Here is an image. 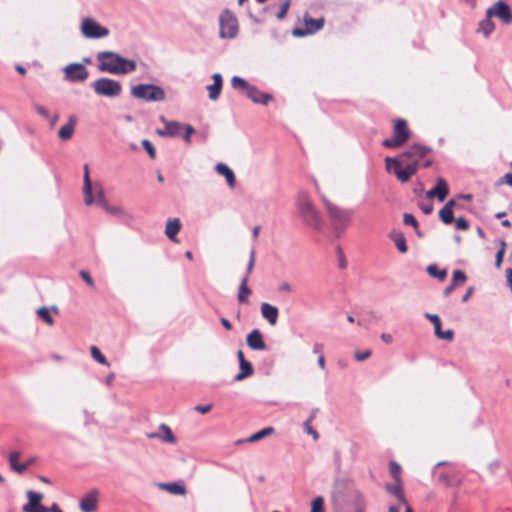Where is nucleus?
<instances>
[{
    "label": "nucleus",
    "mask_w": 512,
    "mask_h": 512,
    "mask_svg": "<svg viewBox=\"0 0 512 512\" xmlns=\"http://www.w3.org/2000/svg\"><path fill=\"white\" fill-rule=\"evenodd\" d=\"M429 151L428 147L414 144L398 158L387 157L385 159L386 169L393 173L400 182H408L417 172L420 159L424 158Z\"/></svg>",
    "instance_id": "nucleus-1"
},
{
    "label": "nucleus",
    "mask_w": 512,
    "mask_h": 512,
    "mask_svg": "<svg viewBox=\"0 0 512 512\" xmlns=\"http://www.w3.org/2000/svg\"><path fill=\"white\" fill-rule=\"evenodd\" d=\"M98 69L101 72L120 75L128 74L136 70V62L134 60L124 58L118 53L112 51H101L97 53Z\"/></svg>",
    "instance_id": "nucleus-2"
},
{
    "label": "nucleus",
    "mask_w": 512,
    "mask_h": 512,
    "mask_svg": "<svg viewBox=\"0 0 512 512\" xmlns=\"http://www.w3.org/2000/svg\"><path fill=\"white\" fill-rule=\"evenodd\" d=\"M296 206L300 217L308 226L312 227L315 230L321 229V215L315 208L307 192L300 191L298 193L296 199Z\"/></svg>",
    "instance_id": "nucleus-3"
},
{
    "label": "nucleus",
    "mask_w": 512,
    "mask_h": 512,
    "mask_svg": "<svg viewBox=\"0 0 512 512\" xmlns=\"http://www.w3.org/2000/svg\"><path fill=\"white\" fill-rule=\"evenodd\" d=\"M323 204L327 210L331 225L338 233L343 232L352 222L353 209H345L337 206L322 196Z\"/></svg>",
    "instance_id": "nucleus-4"
},
{
    "label": "nucleus",
    "mask_w": 512,
    "mask_h": 512,
    "mask_svg": "<svg viewBox=\"0 0 512 512\" xmlns=\"http://www.w3.org/2000/svg\"><path fill=\"white\" fill-rule=\"evenodd\" d=\"M83 194H84V202L86 205L90 206L92 204H96L102 207L106 202L105 192L100 183L92 184L90 175H89V167L87 164L84 165V177H83Z\"/></svg>",
    "instance_id": "nucleus-5"
},
{
    "label": "nucleus",
    "mask_w": 512,
    "mask_h": 512,
    "mask_svg": "<svg viewBox=\"0 0 512 512\" xmlns=\"http://www.w3.org/2000/svg\"><path fill=\"white\" fill-rule=\"evenodd\" d=\"M131 95L134 98L146 102H160L165 100V91L155 84H138L131 88Z\"/></svg>",
    "instance_id": "nucleus-6"
},
{
    "label": "nucleus",
    "mask_w": 512,
    "mask_h": 512,
    "mask_svg": "<svg viewBox=\"0 0 512 512\" xmlns=\"http://www.w3.org/2000/svg\"><path fill=\"white\" fill-rule=\"evenodd\" d=\"M94 92L99 96L115 98L121 95L122 86L119 81L102 77L91 84Z\"/></svg>",
    "instance_id": "nucleus-7"
},
{
    "label": "nucleus",
    "mask_w": 512,
    "mask_h": 512,
    "mask_svg": "<svg viewBox=\"0 0 512 512\" xmlns=\"http://www.w3.org/2000/svg\"><path fill=\"white\" fill-rule=\"evenodd\" d=\"M219 36L223 39H233L238 34V21L235 15L229 11L224 10L219 17Z\"/></svg>",
    "instance_id": "nucleus-8"
},
{
    "label": "nucleus",
    "mask_w": 512,
    "mask_h": 512,
    "mask_svg": "<svg viewBox=\"0 0 512 512\" xmlns=\"http://www.w3.org/2000/svg\"><path fill=\"white\" fill-rule=\"evenodd\" d=\"M410 137V131L407 123L403 119H398L394 125V134L391 138L385 139L382 145L387 148H397L402 146Z\"/></svg>",
    "instance_id": "nucleus-9"
},
{
    "label": "nucleus",
    "mask_w": 512,
    "mask_h": 512,
    "mask_svg": "<svg viewBox=\"0 0 512 512\" xmlns=\"http://www.w3.org/2000/svg\"><path fill=\"white\" fill-rule=\"evenodd\" d=\"M80 29L83 36L89 39H99L109 35V29L92 18L83 19Z\"/></svg>",
    "instance_id": "nucleus-10"
},
{
    "label": "nucleus",
    "mask_w": 512,
    "mask_h": 512,
    "mask_svg": "<svg viewBox=\"0 0 512 512\" xmlns=\"http://www.w3.org/2000/svg\"><path fill=\"white\" fill-rule=\"evenodd\" d=\"M64 79L68 82L79 83L84 82L89 77V71L82 63H69L63 68Z\"/></svg>",
    "instance_id": "nucleus-11"
},
{
    "label": "nucleus",
    "mask_w": 512,
    "mask_h": 512,
    "mask_svg": "<svg viewBox=\"0 0 512 512\" xmlns=\"http://www.w3.org/2000/svg\"><path fill=\"white\" fill-rule=\"evenodd\" d=\"M486 15L488 17H497L505 24H510L512 22L511 10L503 1H498L493 6L489 7L486 10Z\"/></svg>",
    "instance_id": "nucleus-12"
},
{
    "label": "nucleus",
    "mask_w": 512,
    "mask_h": 512,
    "mask_svg": "<svg viewBox=\"0 0 512 512\" xmlns=\"http://www.w3.org/2000/svg\"><path fill=\"white\" fill-rule=\"evenodd\" d=\"M99 491L89 490L80 500L79 507L83 512H95L98 504Z\"/></svg>",
    "instance_id": "nucleus-13"
},
{
    "label": "nucleus",
    "mask_w": 512,
    "mask_h": 512,
    "mask_svg": "<svg viewBox=\"0 0 512 512\" xmlns=\"http://www.w3.org/2000/svg\"><path fill=\"white\" fill-rule=\"evenodd\" d=\"M425 318L429 319L434 326V333L437 338L452 341L454 337V332L451 329L443 331L441 329V320L440 317L436 314L425 313Z\"/></svg>",
    "instance_id": "nucleus-14"
},
{
    "label": "nucleus",
    "mask_w": 512,
    "mask_h": 512,
    "mask_svg": "<svg viewBox=\"0 0 512 512\" xmlns=\"http://www.w3.org/2000/svg\"><path fill=\"white\" fill-rule=\"evenodd\" d=\"M164 124L163 129H158L157 134L161 137H176L180 134L183 125L177 121H168L164 116L160 117Z\"/></svg>",
    "instance_id": "nucleus-15"
},
{
    "label": "nucleus",
    "mask_w": 512,
    "mask_h": 512,
    "mask_svg": "<svg viewBox=\"0 0 512 512\" xmlns=\"http://www.w3.org/2000/svg\"><path fill=\"white\" fill-rule=\"evenodd\" d=\"M304 21H305L306 30L294 29L293 35H295V36H305L308 33L312 34V33H315L317 31H319L323 27V25H324V19L323 18L313 19V18L305 17Z\"/></svg>",
    "instance_id": "nucleus-16"
},
{
    "label": "nucleus",
    "mask_w": 512,
    "mask_h": 512,
    "mask_svg": "<svg viewBox=\"0 0 512 512\" xmlns=\"http://www.w3.org/2000/svg\"><path fill=\"white\" fill-rule=\"evenodd\" d=\"M246 96L254 103L262 104V105H267L268 102L273 99L271 94L261 92L254 85H250L249 89L246 92Z\"/></svg>",
    "instance_id": "nucleus-17"
},
{
    "label": "nucleus",
    "mask_w": 512,
    "mask_h": 512,
    "mask_svg": "<svg viewBox=\"0 0 512 512\" xmlns=\"http://www.w3.org/2000/svg\"><path fill=\"white\" fill-rule=\"evenodd\" d=\"M246 341H247V345L252 350L262 351V350L266 349V344H265V342L263 340L261 332L258 329L252 330L247 335Z\"/></svg>",
    "instance_id": "nucleus-18"
},
{
    "label": "nucleus",
    "mask_w": 512,
    "mask_h": 512,
    "mask_svg": "<svg viewBox=\"0 0 512 512\" xmlns=\"http://www.w3.org/2000/svg\"><path fill=\"white\" fill-rule=\"evenodd\" d=\"M76 124L77 118L73 115L70 116L68 122L59 129L58 137L62 141L70 140L75 132Z\"/></svg>",
    "instance_id": "nucleus-19"
},
{
    "label": "nucleus",
    "mask_w": 512,
    "mask_h": 512,
    "mask_svg": "<svg viewBox=\"0 0 512 512\" xmlns=\"http://www.w3.org/2000/svg\"><path fill=\"white\" fill-rule=\"evenodd\" d=\"M181 221L179 218H169L165 226V235L173 242H178L176 236L181 230Z\"/></svg>",
    "instance_id": "nucleus-20"
},
{
    "label": "nucleus",
    "mask_w": 512,
    "mask_h": 512,
    "mask_svg": "<svg viewBox=\"0 0 512 512\" xmlns=\"http://www.w3.org/2000/svg\"><path fill=\"white\" fill-rule=\"evenodd\" d=\"M261 314L263 318H265L270 325L274 326L277 323L279 311L276 306H273L269 303L261 304Z\"/></svg>",
    "instance_id": "nucleus-21"
},
{
    "label": "nucleus",
    "mask_w": 512,
    "mask_h": 512,
    "mask_svg": "<svg viewBox=\"0 0 512 512\" xmlns=\"http://www.w3.org/2000/svg\"><path fill=\"white\" fill-rule=\"evenodd\" d=\"M213 84L207 86L209 98L213 101L217 100L222 90L223 79L220 73H215L212 76Z\"/></svg>",
    "instance_id": "nucleus-22"
},
{
    "label": "nucleus",
    "mask_w": 512,
    "mask_h": 512,
    "mask_svg": "<svg viewBox=\"0 0 512 512\" xmlns=\"http://www.w3.org/2000/svg\"><path fill=\"white\" fill-rule=\"evenodd\" d=\"M26 496L28 498V502L24 504L22 508L23 512H28L33 508L42 505L41 501L43 500L44 497L42 493L29 490L26 492Z\"/></svg>",
    "instance_id": "nucleus-23"
},
{
    "label": "nucleus",
    "mask_w": 512,
    "mask_h": 512,
    "mask_svg": "<svg viewBox=\"0 0 512 512\" xmlns=\"http://www.w3.org/2000/svg\"><path fill=\"white\" fill-rule=\"evenodd\" d=\"M215 170L217 171L218 174L225 177L227 184L230 188L235 187V174L225 163H218L215 167Z\"/></svg>",
    "instance_id": "nucleus-24"
},
{
    "label": "nucleus",
    "mask_w": 512,
    "mask_h": 512,
    "mask_svg": "<svg viewBox=\"0 0 512 512\" xmlns=\"http://www.w3.org/2000/svg\"><path fill=\"white\" fill-rule=\"evenodd\" d=\"M19 457L20 452L14 451L9 454L8 460L10 468L17 473L22 474L29 467V463H19Z\"/></svg>",
    "instance_id": "nucleus-25"
},
{
    "label": "nucleus",
    "mask_w": 512,
    "mask_h": 512,
    "mask_svg": "<svg viewBox=\"0 0 512 512\" xmlns=\"http://www.w3.org/2000/svg\"><path fill=\"white\" fill-rule=\"evenodd\" d=\"M436 197L440 202L444 201L449 193L447 182L443 178H438L436 186L433 188Z\"/></svg>",
    "instance_id": "nucleus-26"
},
{
    "label": "nucleus",
    "mask_w": 512,
    "mask_h": 512,
    "mask_svg": "<svg viewBox=\"0 0 512 512\" xmlns=\"http://www.w3.org/2000/svg\"><path fill=\"white\" fill-rule=\"evenodd\" d=\"M491 18L492 17H488L486 15V18L479 23L477 29V32L482 33L486 38H488L495 29V24L493 23Z\"/></svg>",
    "instance_id": "nucleus-27"
},
{
    "label": "nucleus",
    "mask_w": 512,
    "mask_h": 512,
    "mask_svg": "<svg viewBox=\"0 0 512 512\" xmlns=\"http://www.w3.org/2000/svg\"><path fill=\"white\" fill-rule=\"evenodd\" d=\"M401 484L402 481L395 482V484H387L386 489L389 493L394 495L399 502H401L402 504H406V498L404 496Z\"/></svg>",
    "instance_id": "nucleus-28"
},
{
    "label": "nucleus",
    "mask_w": 512,
    "mask_h": 512,
    "mask_svg": "<svg viewBox=\"0 0 512 512\" xmlns=\"http://www.w3.org/2000/svg\"><path fill=\"white\" fill-rule=\"evenodd\" d=\"M160 434H161V441L165 443L175 444L176 443V437L173 434L170 427L166 424H161L159 426Z\"/></svg>",
    "instance_id": "nucleus-29"
},
{
    "label": "nucleus",
    "mask_w": 512,
    "mask_h": 512,
    "mask_svg": "<svg viewBox=\"0 0 512 512\" xmlns=\"http://www.w3.org/2000/svg\"><path fill=\"white\" fill-rule=\"evenodd\" d=\"M391 238L394 241L397 249L401 253H406L407 252L408 247H407L406 239H405V236L403 235V233H401V232H394V233L391 234Z\"/></svg>",
    "instance_id": "nucleus-30"
},
{
    "label": "nucleus",
    "mask_w": 512,
    "mask_h": 512,
    "mask_svg": "<svg viewBox=\"0 0 512 512\" xmlns=\"http://www.w3.org/2000/svg\"><path fill=\"white\" fill-rule=\"evenodd\" d=\"M274 432L275 430L273 427H265L264 429L252 434L249 438L246 439V442H257L267 436L272 435Z\"/></svg>",
    "instance_id": "nucleus-31"
},
{
    "label": "nucleus",
    "mask_w": 512,
    "mask_h": 512,
    "mask_svg": "<svg viewBox=\"0 0 512 512\" xmlns=\"http://www.w3.org/2000/svg\"><path fill=\"white\" fill-rule=\"evenodd\" d=\"M239 366H240V372L235 376L236 381H241L244 378L252 375L253 367L250 362H248V361L242 362Z\"/></svg>",
    "instance_id": "nucleus-32"
},
{
    "label": "nucleus",
    "mask_w": 512,
    "mask_h": 512,
    "mask_svg": "<svg viewBox=\"0 0 512 512\" xmlns=\"http://www.w3.org/2000/svg\"><path fill=\"white\" fill-rule=\"evenodd\" d=\"M162 489L168 491L174 495H183L185 494V487L178 483H163L160 485Z\"/></svg>",
    "instance_id": "nucleus-33"
},
{
    "label": "nucleus",
    "mask_w": 512,
    "mask_h": 512,
    "mask_svg": "<svg viewBox=\"0 0 512 512\" xmlns=\"http://www.w3.org/2000/svg\"><path fill=\"white\" fill-rule=\"evenodd\" d=\"M427 273L434 278H437L440 281H444L447 276V270L442 269L439 270L435 264H431L427 267Z\"/></svg>",
    "instance_id": "nucleus-34"
},
{
    "label": "nucleus",
    "mask_w": 512,
    "mask_h": 512,
    "mask_svg": "<svg viewBox=\"0 0 512 512\" xmlns=\"http://www.w3.org/2000/svg\"><path fill=\"white\" fill-rule=\"evenodd\" d=\"M248 283V275H245L241 281L239 292H238V300L239 302L246 301V295L251 294V289L247 286Z\"/></svg>",
    "instance_id": "nucleus-35"
},
{
    "label": "nucleus",
    "mask_w": 512,
    "mask_h": 512,
    "mask_svg": "<svg viewBox=\"0 0 512 512\" xmlns=\"http://www.w3.org/2000/svg\"><path fill=\"white\" fill-rule=\"evenodd\" d=\"M251 84H249L245 79L239 77V76H233L231 79V86L234 89L242 90L245 93L249 89Z\"/></svg>",
    "instance_id": "nucleus-36"
},
{
    "label": "nucleus",
    "mask_w": 512,
    "mask_h": 512,
    "mask_svg": "<svg viewBox=\"0 0 512 512\" xmlns=\"http://www.w3.org/2000/svg\"><path fill=\"white\" fill-rule=\"evenodd\" d=\"M38 317H40L46 324L52 326L54 324V319L50 314V310L47 307H40L36 311Z\"/></svg>",
    "instance_id": "nucleus-37"
},
{
    "label": "nucleus",
    "mask_w": 512,
    "mask_h": 512,
    "mask_svg": "<svg viewBox=\"0 0 512 512\" xmlns=\"http://www.w3.org/2000/svg\"><path fill=\"white\" fill-rule=\"evenodd\" d=\"M90 352H91V356L92 358L97 361L98 363L102 364V365H105V366H109V362L107 361L106 357L101 353V351L99 350L98 347L96 346H91L90 347Z\"/></svg>",
    "instance_id": "nucleus-38"
},
{
    "label": "nucleus",
    "mask_w": 512,
    "mask_h": 512,
    "mask_svg": "<svg viewBox=\"0 0 512 512\" xmlns=\"http://www.w3.org/2000/svg\"><path fill=\"white\" fill-rule=\"evenodd\" d=\"M439 217L441 219V221L444 223V224H450L453 222L454 220V217H453V210H451L450 208L448 207H443L440 211H439Z\"/></svg>",
    "instance_id": "nucleus-39"
},
{
    "label": "nucleus",
    "mask_w": 512,
    "mask_h": 512,
    "mask_svg": "<svg viewBox=\"0 0 512 512\" xmlns=\"http://www.w3.org/2000/svg\"><path fill=\"white\" fill-rule=\"evenodd\" d=\"M101 208H103L104 210H106L108 213L112 214V215H119V216H124V217H128V218H131V216L127 215L121 207L119 206H110L108 204V202H106Z\"/></svg>",
    "instance_id": "nucleus-40"
},
{
    "label": "nucleus",
    "mask_w": 512,
    "mask_h": 512,
    "mask_svg": "<svg viewBox=\"0 0 512 512\" xmlns=\"http://www.w3.org/2000/svg\"><path fill=\"white\" fill-rule=\"evenodd\" d=\"M390 474L394 478L395 482L401 481V467L398 463L391 461L389 464Z\"/></svg>",
    "instance_id": "nucleus-41"
},
{
    "label": "nucleus",
    "mask_w": 512,
    "mask_h": 512,
    "mask_svg": "<svg viewBox=\"0 0 512 512\" xmlns=\"http://www.w3.org/2000/svg\"><path fill=\"white\" fill-rule=\"evenodd\" d=\"M403 223L405 225H411L413 226L415 229H416V233L421 236V233L420 231L418 230V222L416 220V218L412 215V214H409V213H405L403 215Z\"/></svg>",
    "instance_id": "nucleus-42"
},
{
    "label": "nucleus",
    "mask_w": 512,
    "mask_h": 512,
    "mask_svg": "<svg viewBox=\"0 0 512 512\" xmlns=\"http://www.w3.org/2000/svg\"><path fill=\"white\" fill-rule=\"evenodd\" d=\"M324 500L321 496L316 497L311 504V512H324Z\"/></svg>",
    "instance_id": "nucleus-43"
},
{
    "label": "nucleus",
    "mask_w": 512,
    "mask_h": 512,
    "mask_svg": "<svg viewBox=\"0 0 512 512\" xmlns=\"http://www.w3.org/2000/svg\"><path fill=\"white\" fill-rule=\"evenodd\" d=\"M467 280L465 273L461 270H455L452 276V282L458 285V283H464Z\"/></svg>",
    "instance_id": "nucleus-44"
},
{
    "label": "nucleus",
    "mask_w": 512,
    "mask_h": 512,
    "mask_svg": "<svg viewBox=\"0 0 512 512\" xmlns=\"http://www.w3.org/2000/svg\"><path fill=\"white\" fill-rule=\"evenodd\" d=\"M255 255H256L255 248H252L251 251H250V254H249V261H248V264H247V273H246V275H248V276L253 271V268H254V265H255Z\"/></svg>",
    "instance_id": "nucleus-45"
},
{
    "label": "nucleus",
    "mask_w": 512,
    "mask_h": 512,
    "mask_svg": "<svg viewBox=\"0 0 512 512\" xmlns=\"http://www.w3.org/2000/svg\"><path fill=\"white\" fill-rule=\"evenodd\" d=\"M142 146L147 151V153L149 154L150 158L154 159L155 155H156V151H155V148L153 147L152 143L149 140L144 139L142 141Z\"/></svg>",
    "instance_id": "nucleus-46"
},
{
    "label": "nucleus",
    "mask_w": 512,
    "mask_h": 512,
    "mask_svg": "<svg viewBox=\"0 0 512 512\" xmlns=\"http://www.w3.org/2000/svg\"><path fill=\"white\" fill-rule=\"evenodd\" d=\"M289 7H290V0H286L281 5L279 12L276 14L277 19H279V20L283 19L286 16Z\"/></svg>",
    "instance_id": "nucleus-47"
},
{
    "label": "nucleus",
    "mask_w": 512,
    "mask_h": 512,
    "mask_svg": "<svg viewBox=\"0 0 512 512\" xmlns=\"http://www.w3.org/2000/svg\"><path fill=\"white\" fill-rule=\"evenodd\" d=\"M183 128L185 129V134L183 135V139L186 143H191V135L195 132V129L193 126L187 124L184 125Z\"/></svg>",
    "instance_id": "nucleus-48"
},
{
    "label": "nucleus",
    "mask_w": 512,
    "mask_h": 512,
    "mask_svg": "<svg viewBox=\"0 0 512 512\" xmlns=\"http://www.w3.org/2000/svg\"><path fill=\"white\" fill-rule=\"evenodd\" d=\"M456 229L467 230L469 228V222L464 217H458L455 221Z\"/></svg>",
    "instance_id": "nucleus-49"
},
{
    "label": "nucleus",
    "mask_w": 512,
    "mask_h": 512,
    "mask_svg": "<svg viewBox=\"0 0 512 512\" xmlns=\"http://www.w3.org/2000/svg\"><path fill=\"white\" fill-rule=\"evenodd\" d=\"M80 276L90 287H94V280L87 271H80Z\"/></svg>",
    "instance_id": "nucleus-50"
},
{
    "label": "nucleus",
    "mask_w": 512,
    "mask_h": 512,
    "mask_svg": "<svg viewBox=\"0 0 512 512\" xmlns=\"http://www.w3.org/2000/svg\"><path fill=\"white\" fill-rule=\"evenodd\" d=\"M372 352L370 350L363 351V352H356L355 353V359L357 361H364L368 359L371 356Z\"/></svg>",
    "instance_id": "nucleus-51"
},
{
    "label": "nucleus",
    "mask_w": 512,
    "mask_h": 512,
    "mask_svg": "<svg viewBox=\"0 0 512 512\" xmlns=\"http://www.w3.org/2000/svg\"><path fill=\"white\" fill-rule=\"evenodd\" d=\"M278 291L279 292H285V293H291L292 292V286L290 283L288 282H282L279 286H278Z\"/></svg>",
    "instance_id": "nucleus-52"
},
{
    "label": "nucleus",
    "mask_w": 512,
    "mask_h": 512,
    "mask_svg": "<svg viewBox=\"0 0 512 512\" xmlns=\"http://www.w3.org/2000/svg\"><path fill=\"white\" fill-rule=\"evenodd\" d=\"M503 256H504V249L500 248L498 250V252L496 253V256H495V265H496V267L499 268L501 266V263H502V260H503Z\"/></svg>",
    "instance_id": "nucleus-53"
},
{
    "label": "nucleus",
    "mask_w": 512,
    "mask_h": 512,
    "mask_svg": "<svg viewBox=\"0 0 512 512\" xmlns=\"http://www.w3.org/2000/svg\"><path fill=\"white\" fill-rule=\"evenodd\" d=\"M35 111L41 115L42 117L44 118H49V112L48 110L44 107V106H41V105H36L35 106Z\"/></svg>",
    "instance_id": "nucleus-54"
},
{
    "label": "nucleus",
    "mask_w": 512,
    "mask_h": 512,
    "mask_svg": "<svg viewBox=\"0 0 512 512\" xmlns=\"http://www.w3.org/2000/svg\"><path fill=\"white\" fill-rule=\"evenodd\" d=\"M420 209L422 212L426 215L432 213L433 211V204L432 203H422L420 204Z\"/></svg>",
    "instance_id": "nucleus-55"
},
{
    "label": "nucleus",
    "mask_w": 512,
    "mask_h": 512,
    "mask_svg": "<svg viewBox=\"0 0 512 512\" xmlns=\"http://www.w3.org/2000/svg\"><path fill=\"white\" fill-rule=\"evenodd\" d=\"M305 429H306V432H307L308 434L312 435V436H313V438H314L315 440H317V439H318L319 435H318V433H317V432L312 428V426L310 425V421L305 422Z\"/></svg>",
    "instance_id": "nucleus-56"
},
{
    "label": "nucleus",
    "mask_w": 512,
    "mask_h": 512,
    "mask_svg": "<svg viewBox=\"0 0 512 512\" xmlns=\"http://www.w3.org/2000/svg\"><path fill=\"white\" fill-rule=\"evenodd\" d=\"M212 408V405L211 404H207V405H197L195 407V410L200 412L201 414H206L208 413Z\"/></svg>",
    "instance_id": "nucleus-57"
},
{
    "label": "nucleus",
    "mask_w": 512,
    "mask_h": 512,
    "mask_svg": "<svg viewBox=\"0 0 512 512\" xmlns=\"http://www.w3.org/2000/svg\"><path fill=\"white\" fill-rule=\"evenodd\" d=\"M381 340L383 342H385L386 344H391L392 341H393V337L392 335L388 334V333H382L381 336H380Z\"/></svg>",
    "instance_id": "nucleus-58"
},
{
    "label": "nucleus",
    "mask_w": 512,
    "mask_h": 512,
    "mask_svg": "<svg viewBox=\"0 0 512 512\" xmlns=\"http://www.w3.org/2000/svg\"><path fill=\"white\" fill-rule=\"evenodd\" d=\"M506 278H507V283H508L510 289L512 290V268L506 269Z\"/></svg>",
    "instance_id": "nucleus-59"
},
{
    "label": "nucleus",
    "mask_w": 512,
    "mask_h": 512,
    "mask_svg": "<svg viewBox=\"0 0 512 512\" xmlns=\"http://www.w3.org/2000/svg\"><path fill=\"white\" fill-rule=\"evenodd\" d=\"M455 287H456V284L453 282L449 286H447L443 291L444 296L450 295L452 293V291L455 289Z\"/></svg>",
    "instance_id": "nucleus-60"
},
{
    "label": "nucleus",
    "mask_w": 512,
    "mask_h": 512,
    "mask_svg": "<svg viewBox=\"0 0 512 512\" xmlns=\"http://www.w3.org/2000/svg\"><path fill=\"white\" fill-rule=\"evenodd\" d=\"M322 350H323V346L321 344H319V343L314 344L313 353L318 354L320 356V354H323Z\"/></svg>",
    "instance_id": "nucleus-61"
},
{
    "label": "nucleus",
    "mask_w": 512,
    "mask_h": 512,
    "mask_svg": "<svg viewBox=\"0 0 512 512\" xmlns=\"http://www.w3.org/2000/svg\"><path fill=\"white\" fill-rule=\"evenodd\" d=\"M502 183H506L510 186H512V173H507L502 179Z\"/></svg>",
    "instance_id": "nucleus-62"
},
{
    "label": "nucleus",
    "mask_w": 512,
    "mask_h": 512,
    "mask_svg": "<svg viewBox=\"0 0 512 512\" xmlns=\"http://www.w3.org/2000/svg\"><path fill=\"white\" fill-rule=\"evenodd\" d=\"M444 206L453 210L454 207L458 206V203L456 202L455 199H450Z\"/></svg>",
    "instance_id": "nucleus-63"
},
{
    "label": "nucleus",
    "mask_w": 512,
    "mask_h": 512,
    "mask_svg": "<svg viewBox=\"0 0 512 512\" xmlns=\"http://www.w3.org/2000/svg\"><path fill=\"white\" fill-rule=\"evenodd\" d=\"M221 324L227 329V330H231L232 329V325L230 323V321L226 318H221Z\"/></svg>",
    "instance_id": "nucleus-64"
}]
</instances>
